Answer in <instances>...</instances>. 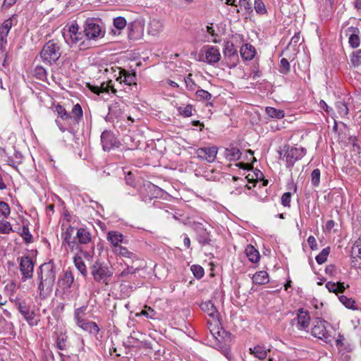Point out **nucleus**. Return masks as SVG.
<instances>
[{
    "label": "nucleus",
    "mask_w": 361,
    "mask_h": 361,
    "mask_svg": "<svg viewBox=\"0 0 361 361\" xmlns=\"http://www.w3.org/2000/svg\"><path fill=\"white\" fill-rule=\"evenodd\" d=\"M56 278V267L49 262L41 264L36 275L37 290L41 300H44L51 295Z\"/></svg>",
    "instance_id": "1"
},
{
    "label": "nucleus",
    "mask_w": 361,
    "mask_h": 361,
    "mask_svg": "<svg viewBox=\"0 0 361 361\" xmlns=\"http://www.w3.org/2000/svg\"><path fill=\"white\" fill-rule=\"evenodd\" d=\"M56 111L59 116L62 120L66 121L68 124V127L65 128L61 124L59 121L56 120V123L61 132L68 130L71 133L74 131L75 128L78 126L79 123L82 119V109L79 104H75L70 113H68L63 106L57 104L56 106Z\"/></svg>",
    "instance_id": "2"
},
{
    "label": "nucleus",
    "mask_w": 361,
    "mask_h": 361,
    "mask_svg": "<svg viewBox=\"0 0 361 361\" xmlns=\"http://www.w3.org/2000/svg\"><path fill=\"white\" fill-rule=\"evenodd\" d=\"M74 239L77 244V250L87 260H90L94 254V245L92 241L90 231L83 227L77 228Z\"/></svg>",
    "instance_id": "3"
},
{
    "label": "nucleus",
    "mask_w": 361,
    "mask_h": 361,
    "mask_svg": "<svg viewBox=\"0 0 361 361\" xmlns=\"http://www.w3.org/2000/svg\"><path fill=\"white\" fill-rule=\"evenodd\" d=\"M61 44L58 41L49 40L40 52L42 60L49 65L56 63L61 55Z\"/></svg>",
    "instance_id": "4"
},
{
    "label": "nucleus",
    "mask_w": 361,
    "mask_h": 361,
    "mask_svg": "<svg viewBox=\"0 0 361 361\" xmlns=\"http://www.w3.org/2000/svg\"><path fill=\"white\" fill-rule=\"evenodd\" d=\"M329 328L331 329V325L327 322L321 318H317L313 322L312 335L326 343L331 344L334 340V336L331 334Z\"/></svg>",
    "instance_id": "5"
},
{
    "label": "nucleus",
    "mask_w": 361,
    "mask_h": 361,
    "mask_svg": "<svg viewBox=\"0 0 361 361\" xmlns=\"http://www.w3.org/2000/svg\"><path fill=\"white\" fill-rule=\"evenodd\" d=\"M90 272L92 278L96 282L108 285L113 272L110 268L99 261H96L90 267Z\"/></svg>",
    "instance_id": "6"
},
{
    "label": "nucleus",
    "mask_w": 361,
    "mask_h": 361,
    "mask_svg": "<svg viewBox=\"0 0 361 361\" xmlns=\"http://www.w3.org/2000/svg\"><path fill=\"white\" fill-rule=\"evenodd\" d=\"M84 33L87 39H98L104 36L105 30L101 23L94 19H87L85 24Z\"/></svg>",
    "instance_id": "7"
},
{
    "label": "nucleus",
    "mask_w": 361,
    "mask_h": 361,
    "mask_svg": "<svg viewBox=\"0 0 361 361\" xmlns=\"http://www.w3.org/2000/svg\"><path fill=\"white\" fill-rule=\"evenodd\" d=\"M283 151L285 152L284 157H286V167L292 168L294 164L301 159L306 154V149L304 147H293L286 145Z\"/></svg>",
    "instance_id": "8"
},
{
    "label": "nucleus",
    "mask_w": 361,
    "mask_h": 361,
    "mask_svg": "<svg viewBox=\"0 0 361 361\" xmlns=\"http://www.w3.org/2000/svg\"><path fill=\"white\" fill-rule=\"evenodd\" d=\"M19 261V268L22 274V281H26L32 278L35 262L28 256H23L18 259Z\"/></svg>",
    "instance_id": "9"
},
{
    "label": "nucleus",
    "mask_w": 361,
    "mask_h": 361,
    "mask_svg": "<svg viewBox=\"0 0 361 361\" xmlns=\"http://www.w3.org/2000/svg\"><path fill=\"white\" fill-rule=\"evenodd\" d=\"M218 152V149L215 146L200 147L196 149L197 157L200 160H205L209 163L214 161Z\"/></svg>",
    "instance_id": "10"
},
{
    "label": "nucleus",
    "mask_w": 361,
    "mask_h": 361,
    "mask_svg": "<svg viewBox=\"0 0 361 361\" xmlns=\"http://www.w3.org/2000/svg\"><path fill=\"white\" fill-rule=\"evenodd\" d=\"M295 322H297L296 326L298 330H305L310 325V316L307 310L303 308H300L297 312V317L291 321V324L293 325Z\"/></svg>",
    "instance_id": "11"
},
{
    "label": "nucleus",
    "mask_w": 361,
    "mask_h": 361,
    "mask_svg": "<svg viewBox=\"0 0 361 361\" xmlns=\"http://www.w3.org/2000/svg\"><path fill=\"white\" fill-rule=\"evenodd\" d=\"M101 141L104 151H110L111 149L118 147V142L111 131H104L101 135Z\"/></svg>",
    "instance_id": "12"
},
{
    "label": "nucleus",
    "mask_w": 361,
    "mask_h": 361,
    "mask_svg": "<svg viewBox=\"0 0 361 361\" xmlns=\"http://www.w3.org/2000/svg\"><path fill=\"white\" fill-rule=\"evenodd\" d=\"M204 49V61L209 65H214L218 63L221 59V54L219 49L214 46L207 45Z\"/></svg>",
    "instance_id": "13"
},
{
    "label": "nucleus",
    "mask_w": 361,
    "mask_h": 361,
    "mask_svg": "<svg viewBox=\"0 0 361 361\" xmlns=\"http://www.w3.org/2000/svg\"><path fill=\"white\" fill-rule=\"evenodd\" d=\"M125 104L122 102H114L109 106V113L106 118L109 121L120 118L124 112Z\"/></svg>",
    "instance_id": "14"
},
{
    "label": "nucleus",
    "mask_w": 361,
    "mask_h": 361,
    "mask_svg": "<svg viewBox=\"0 0 361 361\" xmlns=\"http://www.w3.org/2000/svg\"><path fill=\"white\" fill-rule=\"evenodd\" d=\"M76 228H77L72 226H69L62 235L63 236V245L67 246L71 252H74L75 248L78 246L73 236L75 231L76 232Z\"/></svg>",
    "instance_id": "15"
},
{
    "label": "nucleus",
    "mask_w": 361,
    "mask_h": 361,
    "mask_svg": "<svg viewBox=\"0 0 361 361\" xmlns=\"http://www.w3.org/2000/svg\"><path fill=\"white\" fill-rule=\"evenodd\" d=\"M16 305L18 311L30 324H36V322H34L35 313L30 310V307L25 301H18L16 303Z\"/></svg>",
    "instance_id": "16"
},
{
    "label": "nucleus",
    "mask_w": 361,
    "mask_h": 361,
    "mask_svg": "<svg viewBox=\"0 0 361 361\" xmlns=\"http://www.w3.org/2000/svg\"><path fill=\"white\" fill-rule=\"evenodd\" d=\"M197 233V240L202 246L210 245L212 242L211 235L209 231L201 224H199L195 227Z\"/></svg>",
    "instance_id": "17"
},
{
    "label": "nucleus",
    "mask_w": 361,
    "mask_h": 361,
    "mask_svg": "<svg viewBox=\"0 0 361 361\" xmlns=\"http://www.w3.org/2000/svg\"><path fill=\"white\" fill-rule=\"evenodd\" d=\"M250 353L255 358L259 360H264L270 352V349L267 348L264 344H257L249 348Z\"/></svg>",
    "instance_id": "18"
},
{
    "label": "nucleus",
    "mask_w": 361,
    "mask_h": 361,
    "mask_svg": "<svg viewBox=\"0 0 361 361\" xmlns=\"http://www.w3.org/2000/svg\"><path fill=\"white\" fill-rule=\"evenodd\" d=\"M74 282V276L71 271H66L61 279L59 280L58 284L59 287H61L63 291V293H67L69 291L71 286Z\"/></svg>",
    "instance_id": "19"
},
{
    "label": "nucleus",
    "mask_w": 361,
    "mask_h": 361,
    "mask_svg": "<svg viewBox=\"0 0 361 361\" xmlns=\"http://www.w3.org/2000/svg\"><path fill=\"white\" fill-rule=\"evenodd\" d=\"M116 80L119 81L121 84L123 82L129 86L136 85V75L135 73H130L125 69H121L119 71V76L116 78Z\"/></svg>",
    "instance_id": "20"
},
{
    "label": "nucleus",
    "mask_w": 361,
    "mask_h": 361,
    "mask_svg": "<svg viewBox=\"0 0 361 361\" xmlns=\"http://www.w3.org/2000/svg\"><path fill=\"white\" fill-rule=\"evenodd\" d=\"M347 34H349L348 43L350 46L355 49L360 46V39L359 37L360 30L357 27H349L347 30Z\"/></svg>",
    "instance_id": "21"
},
{
    "label": "nucleus",
    "mask_w": 361,
    "mask_h": 361,
    "mask_svg": "<svg viewBox=\"0 0 361 361\" xmlns=\"http://www.w3.org/2000/svg\"><path fill=\"white\" fill-rule=\"evenodd\" d=\"M223 54L225 59L229 60L235 59L236 61L238 59L237 49L235 48L233 43L231 41L225 42Z\"/></svg>",
    "instance_id": "22"
},
{
    "label": "nucleus",
    "mask_w": 361,
    "mask_h": 361,
    "mask_svg": "<svg viewBox=\"0 0 361 361\" xmlns=\"http://www.w3.org/2000/svg\"><path fill=\"white\" fill-rule=\"evenodd\" d=\"M106 239L114 247V249L121 246V243L124 242L123 235L116 231H109Z\"/></svg>",
    "instance_id": "23"
},
{
    "label": "nucleus",
    "mask_w": 361,
    "mask_h": 361,
    "mask_svg": "<svg viewBox=\"0 0 361 361\" xmlns=\"http://www.w3.org/2000/svg\"><path fill=\"white\" fill-rule=\"evenodd\" d=\"M200 307L202 311L207 312V314L214 319H217L219 318V313L211 300L202 302Z\"/></svg>",
    "instance_id": "24"
},
{
    "label": "nucleus",
    "mask_w": 361,
    "mask_h": 361,
    "mask_svg": "<svg viewBox=\"0 0 361 361\" xmlns=\"http://www.w3.org/2000/svg\"><path fill=\"white\" fill-rule=\"evenodd\" d=\"M114 252L118 256L123 257L125 258L130 259L132 264L140 259V258L136 254L128 250L127 247L122 245L118 247V248L114 249Z\"/></svg>",
    "instance_id": "25"
},
{
    "label": "nucleus",
    "mask_w": 361,
    "mask_h": 361,
    "mask_svg": "<svg viewBox=\"0 0 361 361\" xmlns=\"http://www.w3.org/2000/svg\"><path fill=\"white\" fill-rule=\"evenodd\" d=\"M240 53L244 60L251 61L256 54V50L252 44L247 43L241 47Z\"/></svg>",
    "instance_id": "26"
},
{
    "label": "nucleus",
    "mask_w": 361,
    "mask_h": 361,
    "mask_svg": "<svg viewBox=\"0 0 361 361\" xmlns=\"http://www.w3.org/2000/svg\"><path fill=\"white\" fill-rule=\"evenodd\" d=\"M147 190H148L149 195L147 197H143L142 200L145 202H147L148 200H151L153 198H159L161 197L164 194V190L159 188L158 186L154 184L147 185Z\"/></svg>",
    "instance_id": "27"
},
{
    "label": "nucleus",
    "mask_w": 361,
    "mask_h": 361,
    "mask_svg": "<svg viewBox=\"0 0 361 361\" xmlns=\"http://www.w3.org/2000/svg\"><path fill=\"white\" fill-rule=\"evenodd\" d=\"M91 90L97 94H99L103 92H109L110 90L113 93H116V90L114 87V85L112 80H109L106 82H102L100 86H92L91 87Z\"/></svg>",
    "instance_id": "28"
},
{
    "label": "nucleus",
    "mask_w": 361,
    "mask_h": 361,
    "mask_svg": "<svg viewBox=\"0 0 361 361\" xmlns=\"http://www.w3.org/2000/svg\"><path fill=\"white\" fill-rule=\"evenodd\" d=\"M240 150L235 147L231 146L225 149L224 157L230 161H237L241 157Z\"/></svg>",
    "instance_id": "29"
},
{
    "label": "nucleus",
    "mask_w": 361,
    "mask_h": 361,
    "mask_svg": "<svg viewBox=\"0 0 361 361\" xmlns=\"http://www.w3.org/2000/svg\"><path fill=\"white\" fill-rule=\"evenodd\" d=\"M14 232H17L23 238L25 243H32L33 237L29 231L28 224L23 223L22 228L14 230Z\"/></svg>",
    "instance_id": "30"
},
{
    "label": "nucleus",
    "mask_w": 361,
    "mask_h": 361,
    "mask_svg": "<svg viewBox=\"0 0 361 361\" xmlns=\"http://www.w3.org/2000/svg\"><path fill=\"white\" fill-rule=\"evenodd\" d=\"M82 330L88 331L90 334L97 335L99 332V327L94 322L83 320L82 323L79 326Z\"/></svg>",
    "instance_id": "31"
},
{
    "label": "nucleus",
    "mask_w": 361,
    "mask_h": 361,
    "mask_svg": "<svg viewBox=\"0 0 361 361\" xmlns=\"http://www.w3.org/2000/svg\"><path fill=\"white\" fill-rule=\"evenodd\" d=\"M82 255L78 252L75 256L73 257V262L77 269L85 277L87 275V270L82 259Z\"/></svg>",
    "instance_id": "32"
},
{
    "label": "nucleus",
    "mask_w": 361,
    "mask_h": 361,
    "mask_svg": "<svg viewBox=\"0 0 361 361\" xmlns=\"http://www.w3.org/2000/svg\"><path fill=\"white\" fill-rule=\"evenodd\" d=\"M269 274L265 271H260L255 273L252 276V281L255 284L264 285L269 282Z\"/></svg>",
    "instance_id": "33"
},
{
    "label": "nucleus",
    "mask_w": 361,
    "mask_h": 361,
    "mask_svg": "<svg viewBox=\"0 0 361 361\" xmlns=\"http://www.w3.org/2000/svg\"><path fill=\"white\" fill-rule=\"evenodd\" d=\"M245 254L248 258V259L253 262L256 263L259 260L260 255L257 249L255 248L254 246L251 245H248L245 248Z\"/></svg>",
    "instance_id": "34"
},
{
    "label": "nucleus",
    "mask_w": 361,
    "mask_h": 361,
    "mask_svg": "<svg viewBox=\"0 0 361 361\" xmlns=\"http://www.w3.org/2000/svg\"><path fill=\"white\" fill-rule=\"evenodd\" d=\"M266 113L269 115V116L277 119L282 118L285 116L284 111L271 106H267L266 108Z\"/></svg>",
    "instance_id": "35"
},
{
    "label": "nucleus",
    "mask_w": 361,
    "mask_h": 361,
    "mask_svg": "<svg viewBox=\"0 0 361 361\" xmlns=\"http://www.w3.org/2000/svg\"><path fill=\"white\" fill-rule=\"evenodd\" d=\"M11 27L12 20L11 18L5 20L0 27V35L6 39Z\"/></svg>",
    "instance_id": "36"
},
{
    "label": "nucleus",
    "mask_w": 361,
    "mask_h": 361,
    "mask_svg": "<svg viewBox=\"0 0 361 361\" xmlns=\"http://www.w3.org/2000/svg\"><path fill=\"white\" fill-rule=\"evenodd\" d=\"M337 111L341 117H345L348 114V107L343 101H338L336 104Z\"/></svg>",
    "instance_id": "37"
},
{
    "label": "nucleus",
    "mask_w": 361,
    "mask_h": 361,
    "mask_svg": "<svg viewBox=\"0 0 361 361\" xmlns=\"http://www.w3.org/2000/svg\"><path fill=\"white\" fill-rule=\"evenodd\" d=\"M193 106L192 104H188L185 106H178L177 107V111L179 115L183 116L184 117H189L192 115Z\"/></svg>",
    "instance_id": "38"
},
{
    "label": "nucleus",
    "mask_w": 361,
    "mask_h": 361,
    "mask_svg": "<svg viewBox=\"0 0 361 361\" xmlns=\"http://www.w3.org/2000/svg\"><path fill=\"white\" fill-rule=\"evenodd\" d=\"M78 26L77 24L75 25H71L68 30H65L63 32V37L65 39V41L69 44V38L70 37V35H75L78 33Z\"/></svg>",
    "instance_id": "39"
},
{
    "label": "nucleus",
    "mask_w": 361,
    "mask_h": 361,
    "mask_svg": "<svg viewBox=\"0 0 361 361\" xmlns=\"http://www.w3.org/2000/svg\"><path fill=\"white\" fill-rule=\"evenodd\" d=\"M339 300L343 305H344L348 309H357V307L355 305V302L353 298H349L345 295H341L339 297Z\"/></svg>",
    "instance_id": "40"
},
{
    "label": "nucleus",
    "mask_w": 361,
    "mask_h": 361,
    "mask_svg": "<svg viewBox=\"0 0 361 361\" xmlns=\"http://www.w3.org/2000/svg\"><path fill=\"white\" fill-rule=\"evenodd\" d=\"M195 95L197 99L200 101H209L212 97V94L208 91L203 89L197 90L195 92Z\"/></svg>",
    "instance_id": "41"
},
{
    "label": "nucleus",
    "mask_w": 361,
    "mask_h": 361,
    "mask_svg": "<svg viewBox=\"0 0 361 361\" xmlns=\"http://www.w3.org/2000/svg\"><path fill=\"white\" fill-rule=\"evenodd\" d=\"M330 252L329 247L324 248L321 252L316 257V261L319 264L324 263L327 260V257Z\"/></svg>",
    "instance_id": "42"
},
{
    "label": "nucleus",
    "mask_w": 361,
    "mask_h": 361,
    "mask_svg": "<svg viewBox=\"0 0 361 361\" xmlns=\"http://www.w3.org/2000/svg\"><path fill=\"white\" fill-rule=\"evenodd\" d=\"M254 8L256 13L259 15H264L267 12L266 6L262 0H255Z\"/></svg>",
    "instance_id": "43"
},
{
    "label": "nucleus",
    "mask_w": 361,
    "mask_h": 361,
    "mask_svg": "<svg viewBox=\"0 0 361 361\" xmlns=\"http://www.w3.org/2000/svg\"><path fill=\"white\" fill-rule=\"evenodd\" d=\"M127 267L123 269L120 274L121 277L128 278L129 275H133L136 273L138 270V267H135L133 264L130 265L128 263L126 262Z\"/></svg>",
    "instance_id": "44"
},
{
    "label": "nucleus",
    "mask_w": 361,
    "mask_h": 361,
    "mask_svg": "<svg viewBox=\"0 0 361 361\" xmlns=\"http://www.w3.org/2000/svg\"><path fill=\"white\" fill-rule=\"evenodd\" d=\"M11 232H14L11 223L7 221H0V233L8 234Z\"/></svg>",
    "instance_id": "45"
},
{
    "label": "nucleus",
    "mask_w": 361,
    "mask_h": 361,
    "mask_svg": "<svg viewBox=\"0 0 361 361\" xmlns=\"http://www.w3.org/2000/svg\"><path fill=\"white\" fill-rule=\"evenodd\" d=\"M321 172L319 169H315L311 173V183L314 187H318L320 183Z\"/></svg>",
    "instance_id": "46"
},
{
    "label": "nucleus",
    "mask_w": 361,
    "mask_h": 361,
    "mask_svg": "<svg viewBox=\"0 0 361 361\" xmlns=\"http://www.w3.org/2000/svg\"><path fill=\"white\" fill-rule=\"evenodd\" d=\"M67 336L65 334H61L58 336L56 339V347L58 349L61 350H63L66 349V342H67Z\"/></svg>",
    "instance_id": "47"
},
{
    "label": "nucleus",
    "mask_w": 361,
    "mask_h": 361,
    "mask_svg": "<svg viewBox=\"0 0 361 361\" xmlns=\"http://www.w3.org/2000/svg\"><path fill=\"white\" fill-rule=\"evenodd\" d=\"M190 269L196 279H200L204 276V271L200 265L194 264L191 267Z\"/></svg>",
    "instance_id": "48"
},
{
    "label": "nucleus",
    "mask_w": 361,
    "mask_h": 361,
    "mask_svg": "<svg viewBox=\"0 0 361 361\" xmlns=\"http://www.w3.org/2000/svg\"><path fill=\"white\" fill-rule=\"evenodd\" d=\"M113 25L115 28L120 31L126 26V20L121 16L116 17L114 19Z\"/></svg>",
    "instance_id": "49"
},
{
    "label": "nucleus",
    "mask_w": 361,
    "mask_h": 361,
    "mask_svg": "<svg viewBox=\"0 0 361 361\" xmlns=\"http://www.w3.org/2000/svg\"><path fill=\"white\" fill-rule=\"evenodd\" d=\"M184 82L188 90L193 91L195 90L197 85L192 80L191 73H189L187 76L184 78Z\"/></svg>",
    "instance_id": "50"
},
{
    "label": "nucleus",
    "mask_w": 361,
    "mask_h": 361,
    "mask_svg": "<svg viewBox=\"0 0 361 361\" xmlns=\"http://www.w3.org/2000/svg\"><path fill=\"white\" fill-rule=\"evenodd\" d=\"M290 68L288 61L285 58L281 59L279 64V72L282 74H287L290 72Z\"/></svg>",
    "instance_id": "51"
},
{
    "label": "nucleus",
    "mask_w": 361,
    "mask_h": 361,
    "mask_svg": "<svg viewBox=\"0 0 361 361\" xmlns=\"http://www.w3.org/2000/svg\"><path fill=\"white\" fill-rule=\"evenodd\" d=\"M10 208L7 203L0 201V217L6 218L10 214Z\"/></svg>",
    "instance_id": "52"
},
{
    "label": "nucleus",
    "mask_w": 361,
    "mask_h": 361,
    "mask_svg": "<svg viewBox=\"0 0 361 361\" xmlns=\"http://www.w3.org/2000/svg\"><path fill=\"white\" fill-rule=\"evenodd\" d=\"M139 344V340L134 337L132 334L129 336L124 341V345L127 348L135 347Z\"/></svg>",
    "instance_id": "53"
},
{
    "label": "nucleus",
    "mask_w": 361,
    "mask_h": 361,
    "mask_svg": "<svg viewBox=\"0 0 361 361\" xmlns=\"http://www.w3.org/2000/svg\"><path fill=\"white\" fill-rule=\"evenodd\" d=\"M34 72L36 77L40 80H43L47 76V71L42 66H36V68L34 70Z\"/></svg>",
    "instance_id": "54"
},
{
    "label": "nucleus",
    "mask_w": 361,
    "mask_h": 361,
    "mask_svg": "<svg viewBox=\"0 0 361 361\" xmlns=\"http://www.w3.org/2000/svg\"><path fill=\"white\" fill-rule=\"evenodd\" d=\"M290 201H291V193L290 192H287L283 194L281 197V204L286 207H290Z\"/></svg>",
    "instance_id": "55"
},
{
    "label": "nucleus",
    "mask_w": 361,
    "mask_h": 361,
    "mask_svg": "<svg viewBox=\"0 0 361 361\" xmlns=\"http://www.w3.org/2000/svg\"><path fill=\"white\" fill-rule=\"evenodd\" d=\"M352 252L353 254H357V257L361 259V235L355 242Z\"/></svg>",
    "instance_id": "56"
},
{
    "label": "nucleus",
    "mask_w": 361,
    "mask_h": 361,
    "mask_svg": "<svg viewBox=\"0 0 361 361\" xmlns=\"http://www.w3.org/2000/svg\"><path fill=\"white\" fill-rule=\"evenodd\" d=\"M351 63L354 66H357L361 62V49L357 50L351 57Z\"/></svg>",
    "instance_id": "57"
},
{
    "label": "nucleus",
    "mask_w": 361,
    "mask_h": 361,
    "mask_svg": "<svg viewBox=\"0 0 361 361\" xmlns=\"http://www.w3.org/2000/svg\"><path fill=\"white\" fill-rule=\"evenodd\" d=\"M146 308H147L146 310H142L141 312L140 313V314L143 315V316L146 317L147 318L154 319V317L156 314L155 311L152 308L147 307V306H146Z\"/></svg>",
    "instance_id": "58"
},
{
    "label": "nucleus",
    "mask_w": 361,
    "mask_h": 361,
    "mask_svg": "<svg viewBox=\"0 0 361 361\" xmlns=\"http://www.w3.org/2000/svg\"><path fill=\"white\" fill-rule=\"evenodd\" d=\"M69 38V44H78L79 43L83 38V35L81 32H78L77 34L75 35H70V37Z\"/></svg>",
    "instance_id": "59"
},
{
    "label": "nucleus",
    "mask_w": 361,
    "mask_h": 361,
    "mask_svg": "<svg viewBox=\"0 0 361 361\" xmlns=\"http://www.w3.org/2000/svg\"><path fill=\"white\" fill-rule=\"evenodd\" d=\"M240 7L244 8L247 13H251L252 12V4L250 0H240Z\"/></svg>",
    "instance_id": "60"
},
{
    "label": "nucleus",
    "mask_w": 361,
    "mask_h": 361,
    "mask_svg": "<svg viewBox=\"0 0 361 361\" xmlns=\"http://www.w3.org/2000/svg\"><path fill=\"white\" fill-rule=\"evenodd\" d=\"M126 183L133 188L136 186L135 180L131 172H128L125 176Z\"/></svg>",
    "instance_id": "61"
},
{
    "label": "nucleus",
    "mask_w": 361,
    "mask_h": 361,
    "mask_svg": "<svg viewBox=\"0 0 361 361\" xmlns=\"http://www.w3.org/2000/svg\"><path fill=\"white\" fill-rule=\"evenodd\" d=\"M326 288L331 293H338V285L336 283H334V282H331V281L327 282L326 283Z\"/></svg>",
    "instance_id": "62"
},
{
    "label": "nucleus",
    "mask_w": 361,
    "mask_h": 361,
    "mask_svg": "<svg viewBox=\"0 0 361 361\" xmlns=\"http://www.w3.org/2000/svg\"><path fill=\"white\" fill-rule=\"evenodd\" d=\"M307 243H308V244L310 245V247L312 250L317 249V244L316 239H315V238L314 236H312V235L309 236L308 238H307Z\"/></svg>",
    "instance_id": "63"
},
{
    "label": "nucleus",
    "mask_w": 361,
    "mask_h": 361,
    "mask_svg": "<svg viewBox=\"0 0 361 361\" xmlns=\"http://www.w3.org/2000/svg\"><path fill=\"white\" fill-rule=\"evenodd\" d=\"M87 309V306H82L75 310L74 314L82 316L85 314V312Z\"/></svg>",
    "instance_id": "64"
}]
</instances>
